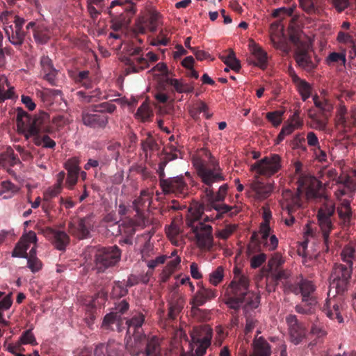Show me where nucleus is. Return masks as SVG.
I'll return each mask as SVG.
<instances>
[{"label": "nucleus", "mask_w": 356, "mask_h": 356, "mask_svg": "<svg viewBox=\"0 0 356 356\" xmlns=\"http://www.w3.org/2000/svg\"><path fill=\"white\" fill-rule=\"evenodd\" d=\"M297 184V191L286 190L283 193L282 207L286 216H282V220L289 227L295 223L299 216L302 208L304 193L308 200L318 201L324 198L321 182L315 177L300 175Z\"/></svg>", "instance_id": "1"}, {"label": "nucleus", "mask_w": 356, "mask_h": 356, "mask_svg": "<svg viewBox=\"0 0 356 356\" xmlns=\"http://www.w3.org/2000/svg\"><path fill=\"white\" fill-rule=\"evenodd\" d=\"M233 273L234 278L225 291V303L235 311H238L243 303L245 310L257 308L260 303V296L249 290L248 277L238 267H234Z\"/></svg>", "instance_id": "2"}, {"label": "nucleus", "mask_w": 356, "mask_h": 356, "mask_svg": "<svg viewBox=\"0 0 356 356\" xmlns=\"http://www.w3.org/2000/svg\"><path fill=\"white\" fill-rule=\"evenodd\" d=\"M355 191L356 177L342 172L337 179L334 195L340 201L337 207V212L339 224L344 227H349L353 224V211L350 199L353 198Z\"/></svg>", "instance_id": "3"}, {"label": "nucleus", "mask_w": 356, "mask_h": 356, "mask_svg": "<svg viewBox=\"0 0 356 356\" xmlns=\"http://www.w3.org/2000/svg\"><path fill=\"white\" fill-rule=\"evenodd\" d=\"M228 188L227 184H222L216 193L213 192V187L204 188V193L207 202L206 211L214 209L217 211V213L215 217L206 216L204 220H210V218L211 220L221 218L222 215L225 213H229V216L232 217L239 213L240 209L237 207L220 203L224 201Z\"/></svg>", "instance_id": "4"}, {"label": "nucleus", "mask_w": 356, "mask_h": 356, "mask_svg": "<svg viewBox=\"0 0 356 356\" xmlns=\"http://www.w3.org/2000/svg\"><path fill=\"white\" fill-rule=\"evenodd\" d=\"M193 166L198 177L206 186L205 188H211L214 183L225 179L219 162L211 156L207 161L201 159L194 160Z\"/></svg>", "instance_id": "5"}, {"label": "nucleus", "mask_w": 356, "mask_h": 356, "mask_svg": "<svg viewBox=\"0 0 356 356\" xmlns=\"http://www.w3.org/2000/svg\"><path fill=\"white\" fill-rule=\"evenodd\" d=\"M0 22L9 41L15 46H21L25 39L26 33L23 30L26 20L12 12L4 11L0 15Z\"/></svg>", "instance_id": "6"}, {"label": "nucleus", "mask_w": 356, "mask_h": 356, "mask_svg": "<svg viewBox=\"0 0 356 356\" xmlns=\"http://www.w3.org/2000/svg\"><path fill=\"white\" fill-rule=\"evenodd\" d=\"M352 272L353 268L350 266H347L343 264H334L330 277L327 296L334 297L337 295H343L350 286Z\"/></svg>", "instance_id": "7"}, {"label": "nucleus", "mask_w": 356, "mask_h": 356, "mask_svg": "<svg viewBox=\"0 0 356 356\" xmlns=\"http://www.w3.org/2000/svg\"><path fill=\"white\" fill-rule=\"evenodd\" d=\"M201 215L190 216L186 220V225L191 227L195 234L197 245L200 248H211L213 245L212 227L200 220Z\"/></svg>", "instance_id": "8"}, {"label": "nucleus", "mask_w": 356, "mask_h": 356, "mask_svg": "<svg viewBox=\"0 0 356 356\" xmlns=\"http://www.w3.org/2000/svg\"><path fill=\"white\" fill-rule=\"evenodd\" d=\"M121 254L122 251L117 245L98 248L95 255V269L98 273L105 272L120 261Z\"/></svg>", "instance_id": "9"}, {"label": "nucleus", "mask_w": 356, "mask_h": 356, "mask_svg": "<svg viewBox=\"0 0 356 356\" xmlns=\"http://www.w3.org/2000/svg\"><path fill=\"white\" fill-rule=\"evenodd\" d=\"M94 214L90 213L76 220L70 221L67 225L68 232L79 240H83L90 237V231L95 224Z\"/></svg>", "instance_id": "10"}, {"label": "nucleus", "mask_w": 356, "mask_h": 356, "mask_svg": "<svg viewBox=\"0 0 356 356\" xmlns=\"http://www.w3.org/2000/svg\"><path fill=\"white\" fill-rule=\"evenodd\" d=\"M54 127L51 124L49 113L40 111L35 115L32 122L29 125L26 134V139L42 134H52L54 131Z\"/></svg>", "instance_id": "11"}, {"label": "nucleus", "mask_w": 356, "mask_h": 356, "mask_svg": "<svg viewBox=\"0 0 356 356\" xmlns=\"http://www.w3.org/2000/svg\"><path fill=\"white\" fill-rule=\"evenodd\" d=\"M281 161L282 159L280 155L273 154L255 162L251 166V169L260 175L271 177L281 169Z\"/></svg>", "instance_id": "12"}, {"label": "nucleus", "mask_w": 356, "mask_h": 356, "mask_svg": "<svg viewBox=\"0 0 356 356\" xmlns=\"http://www.w3.org/2000/svg\"><path fill=\"white\" fill-rule=\"evenodd\" d=\"M143 49L135 47L130 52L129 56L124 57L122 60L126 65L125 72L127 74L131 73H139L149 67L147 58L141 54Z\"/></svg>", "instance_id": "13"}, {"label": "nucleus", "mask_w": 356, "mask_h": 356, "mask_svg": "<svg viewBox=\"0 0 356 356\" xmlns=\"http://www.w3.org/2000/svg\"><path fill=\"white\" fill-rule=\"evenodd\" d=\"M290 341L294 345L301 343L307 337V329L294 314L286 317Z\"/></svg>", "instance_id": "14"}, {"label": "nucleus", "mask_w": 356, "mask_h": 356, "mask_svg": "<svg viewBox=\"0 0 356 356\" xmlns=\"http://www.w3.org/2000/svg\"><path fill=\"white\" fill-rule=\"evenodd\" d=\"M335 211L334 205H325L321 208L318 212V220L322 230L324 243L327 246L329 234L332 229L331 217Z\"/></svg>", "instance_id": "15"}, {"label": "nucleus", "mask_w": 356, "mask_h": 356, "mask_svg": "<svg viewBox=\"0 0 356 356\" xmlns=\"http://www.w3.org/2000/svg\"><path fill=\"white\" fill-rule=\"evenodd\" d=\"M121 344L115 340L99 343L94 348L93 356H121ZM76 356H91L86 352H81Z\"/></svg>", "instance_id": "16"}, {"label": "nucleus", "mask_w": 356, "mask_h": 356, "mask_svg": "<svg viewBox=\"0 0 356 356\" xmlns=\"http://www.w3.org/2000/svg\"><path fill=\"white\" fill-rule=\"evenodd\" d=\"M163 182H164V186L161 189L165 195L173 193L177 196H184L188 193V186L182 175L169 177V181Z\"/></svg>", "instance_id": "17"}, {"label": "nucleus", "mask_w": 356, "mask_h": 356, "mask_svg": "<svg viewBox=\"0 0 356 356\" xmlns=\"http://www.w3.org/2000/svg\"><path fill=\"white\" fill-rule=\"evenodd\" d=\"M43 234L51 241L56 249L60 251H65L70 241V236L65 232L54 229L51 227L44 229Z\"/></svg>", "instance_id": "18"}, {"label": "nucleus", "mask_w": 356, "mask_h": 356, "mask_svg": "<svg viewBox=\"0 0 356 356\" xmlns=\"http://www.w3.org/2000/svg\"><path fill=\"white\" fill-rule=\"evenodd\" d=\"M270 225L261 224L259 227V249L268 251L275 250L278 245V239L275 234H270Z\"/></svg>", "instance_id": "19"}, {"label": "nucleus", "mask_w": 356, "mask_h": 356, "mask_svg": "<svg viewBox=\"0 0 356 356\" xmlns=\"http://www.w3.org/2000/svg\"><path fill=\"white\" fill-rule=\"evenodd\" d=\"M40 63L43 79L51 86H57L58 70L54 67L52 60L48 56L44 55L40 58Z\"/></svg>", "instance_id": "20"}, {"label": "nucleus", "mask_w": 356, "mask_h": 356, "mask_svg": "<svg viewBox=\"0 0 356 356\" xmlns=\"http://www.w3.org/2000/svg\"><path fill=\"white\" fill-rule=\"evenodd\" d=\"M81 119L84 125L93 129H104L108 122V117L106 114L99 113H83Z\"/></svg>", "instance_id": "21"}, {"label": "nucleus", "mask_w": 356, "mask_h": 356, "mask_svg": "<svg viewBox=\"0 0 356 356\" xmlns=\"http://www.w3.org/2000/svg\"><path fill=\"white\" fill-rule=\"evenodd\" d=\"M160 15L152 12L147 19L138 20L134 27V31L136 34H144L147 30L151 32H155L159 26Z\"/></svg>", "instance_id": "22"}, {"label": "nucleus", "mask_w": 356, "mask_h": 356, "mask_svg": "<svg viewBox=\"0 0 356 356\" xmlns=\"http://www.w3.org/2000/svg\"><path fill=\"white\" fill-rule=\"evenodd\" d=\"M199 289L193 296L191 300L193 307L202 306L207 301H209L216 297V290L204 287L203 285L198 284Z\"/></svg>", "instance_id": "23"}, {"label": "nucleus", "mask_w": 356, "mask_h": 356, "mask_svg": "<svg viewBox=\"0 0 356 356\" xmlns=\"http://www.w3.org/2000/svg\"><path fill=\"white\" fill-rule=\"evenodd\" d=\"M145 343V334L136 333L133 334V339L130 338L127 341L125 348L131 356H140L144 353Z\"/></svg>", "instance_id": "24"}, {"label": "nucleus", "mask_w": 356, "mask_h": 356, "mask_svg": "<svg viewBox=\"0 0 356 356\" xmlns=\"http://www.w3.org/2000/svg\"><path fill=\"white\" fill-rule=\"evenodd\" d=\"M102 327L106 331L116 330L120 332L125 328L124 326V318L113 312L107 314L104 317Z\"/></svg>", "instance_id": "25"}, {"label": "nucleus", "mask_w": 356, "mask_h": 356, "mask_svg": "<svg viewBox=\"0 0 356 356\" xmlns=\"http://www.w3.org/2000/svg\"><path fill=\"white\" fill-rule=\"evenodd\" d=\"M184 303V298L181 296L177 293L172 294L168 303V318L172 320L175 319L182 312Z\"/></svg>", "instance_id": "26"}, {"label": "nucleus", "mask_w": 356, "mask_h": 356, "mask_svg": "<svg viewBox=\"0 0 356 356\" xmlns=\"http://www.w3.org/2000/svg\"><path fill=\"white\" fill-rule=\"evenodd\" d=\"M213 330L207 325L193 328L191 334L193 343H203L206 339H209V342H211Z\"/></svg>", "instance_id": "27"}, {"label": "nucleus", "mask_w": 356, "mask_h": 356, "mask_svg": "<svg viewBox=\"0 0 356 356\" xmlns=\"http://www.w3.org/2000/svg\"><path fill=\"white\" fill-rule=\"evenodd\" d=\"M144 354L145 356H161L160 341L156 336L145 334Z\"/></svg>", "instance_id": "28"}, {"label": "nucleus", "mask_w": 356, "mask_h": 356, "mask_svg": "<svg viewBox=\"0 0 356 356\" xmlns=\"http://www.w3.org/2000/svg\"><path fill=\"white\" fill-rule=\"evenodd\" d=\"M250 188L254 192V197L258 200H264L270 196L273 191L270 184H264L259 181H254L251 184Z\"/></svg>", "instance_id": "29"}, {"label": "nucleus", "mask_w": 356, "mask_h": 356, "mask_svg": "<svg viewBox=\"0 0 356 356\" xmlns=\"http://www.w3.org/2000/svg\"><path fill=\"white\" fill-rule=\"evenodd\" d=\"M145 322V316L142 313L134 315L131 318L126 320L124 327L127 328V333L133 331L132 334L143 333L142 325Z\"/></svg>", "instance_id": "30"}, {"label": "nucleus", "mask_w": 356, "mask_h": 356, "mask_svg": "<svg viewBox=\"0 0 356 356\" xmlns=\"http://www.w3.org/2000/svg\"><path fill=\"white\" fill-rule=\"evenodd\" d=\"M77 97L85 103L96 102L99 99L108 97L106 96L102 97V91L99 88H95L93 90H79L76 92Z\"/></svg>", "instance_id": "31"}, {"label": "nucleus", "mask_w": 356, "mask_h": 356, "mask_svg": "<svg viewBox=\"0 0 356 356\" xmlns=\"http://www.w3.org/2000/svg\"><path fill=\"white\" fill-rule=\"evenodd\" d=\"M50 38V29L43 24H38L33 33L35 41L38 44H44L48 42Z\"/></svg>", "instance_id": "32"}, {"label": "nucleus", "mask_w": 356, "mask_h": 356, "mask_svg": "<svg viewBox=\"0 0 356 356\" xmlns=\"http://www.w3.org/2000/svg\"><path fill=\"white\" fill-rule=\"evenodd\" d=\"M165 84H168L172 86L174 90L179 93H191L194 90L193 86L184 83L181 80L177 79L166 77L165 81L164 82L165 88Z\"/></svg>", "instance_id": "33"}, {"label": "nucleus", "mask_w": 356, "mask_h": 356, "mask_svg": "<svg viewBox=\"0 0 356 356\" xmlns=\"http://www.w3.org/2000/svg\"><path fill=\"white\" fill-rule=\"evenodd\" d=\"M113 226L117 227V234H124L127 236H132L137 229L135 222L132 219L125 220L119 225L116 222Z\"/></svg>", "instance_id": "34"}, {"label": "nucleus", "mask_w": 356, "mask_h": 356, "mask_svg": "<svg viewBox=\"0 0 356 356\" xmlns=\"http://www.w3.org/2000/svg\"><path fill=\"white\" fill-rule=\"evenodd\" d=\"M295 60L300 67L307 71H311L316 67V65L312 62L311 56L305 51L296 54Z\"/></svg>", "instance_id": "35"}, {"label": "nucleus", "mask_w": 356, "mask_h": 356, "mask_svg": "<svg viewBox=\"0 0 356 356\" xmlns=\"http://www.w3.org/2000/svg\"><path fill=\"white\" fill-rule=\"evenodd\" d=\"M252 54L256 60V61L254 62V64L263 70L266 68L268 65L267 53L260 47L255 45L252 48Z\"/></svg>", "instance_id": "36"}, {"label": "nucleus", "mask_w": 356, "mask_h": 356, "mask_svg": "<svg viewBox=\"0 0 356 356\" xmlns=\"http://www.w3.org/2000/svg\"><path fill=\"white\" fill-rule=\"evenodd\" d=\"M316 303V298H302V302L295 307V311L301 314H311L314 312Z\"/></svg>", "instance_id": "37"}, {"label": "nucleus", "mask_w": 356, "mask_h": 356, "mask_svg": "<svg viewBox=\"0 0 356 356\" xmlns=\"http://www.w3.org/2000/svg\"><path fill=\"white\" fill-rule=\"evenodd\" d=\"M341 259L346 263V266L353 268V260L356 259L355 248L351 245H346L340 254Z\"/></svg>", "instance_id": "38"}, {"label": "nucleus", "mask_w": 356, "mask_h": 356, "mask_svg": "<svg viewBox=\"0 0 356 356\" xmlns=\"http://www.w3.org/2000/svg\"><path fill=\"white\" fill-rule=\"evenodd\" d=\"M151 197L149 193L147 191H142L140 195L133 202V207L139 213V211H143L145 208L149 207L151 203Z\"/></svg>", "instance_id": "39"}, {"label": "nucleus", "mask_w": 356, "mask_h": 356, "mask_svg": "<svg viewBox=\"0 0 356 356\" xmlns=\"http://www.w3.org/2000/svg\"><path fill=\"white\" fill-rule=\"evenodd\" d=\"M313 101L316 107L321 112L323 117H328L333 110L332 104L327 99H321L317 95L313 97Z\"/></svg>", "instance_id": "40"}, {"label": "nucleus", "mask_w": 356, "mask_h": 356, "mask_svg": "<svg viewBox=\"0 0 356 356\" xmlns=\"http://www.w3.org/2000/svg\"><path fill=\"white\" fill-rule=\"evenodd\" d=\"M49 134H42L32 137V141L36 146H42L44 148L54 149L56 142L49 136Z\"/></svg>", "instance_id": "41"}, {"label": "nucleus", "mask_w": 356, "mask_h": 356, "mask_svg": "<svg viewBox=\"0 0 356 356\" xmlns=\"http://www.w3.org/2000/svg\"><path fill=\"white\" fill-rule=\"evenodd\" d=\"M128 293V289L125 283L120 281H115L113 283L110 297L113 299H119Z\"/></svg>", "instance_id": "42"}, {"label": "nucleus", "mask_w": 356, "mask_h": 356, "mask_svg": "<svg viewBox=\"0 0 356 356\" xmlns=\"http://www.w3.org/2000/svg\"><path fill=\"white\" fill-rule=\"evenodd\" d=\"M300 293L302 299L316 298L313 295L315 286L312 281L302 279L300 280Z\"/></svg>", "instance_id": "43"}, {"label": "nucleus", "mask_w": 356, "mask_h": 356, "mask_svg": "<svg viewBox=\"0 0 356 356\" xmlns=\"http://www.w3.org/2000/svg\"><path fill=\"white\" fill-rule=\"evenodd\" d=\"M4 295L3 292L0 291V298ZM13 304V300L11 298V294H8L1 301H0V323L7 325L8 322L6 321L3 315V312L8 310Z\"/></svg>", "instance_id": "44"}, {"label": "nucleus", "mask_w": 356, "mask_h": 356, "mask_svg": "<svg viewBox=\"0 0 356 356\" xmlns=\"http://www.w3.org/2000/svg\"><path fill=\"white\" fill-rule=\"evenodd\" d=\"M111 102L112 101L105 102L99 104L92 105L91 106V110L93 112L99 113H112L116 109V106L113 104Z\"/></svg>", "instance_id": "45"}, {"label": "nucleus", "mask_w": 356, "mask_h": 356, "mask_svg": "<svg viewBox=\"0 0 356 356\" xmlns=\"http://www.w3.org/2000/svg\"><path fill=\"white\" fill-rule=\"evenodd\" d=\"M301 8L308 14H316L319 9L317 5L318 0H299Z\"/></svg>", "instance_id": "46"}, {"label": "nucleus", "mask_w": 356, "mask_h": 356, "mask_svg": "<svg viewBox=\"0 0 356 356\" xmlns=\"http://www.w3.org/2000/svg\"><path fill=\"white\" fill-rule=\"evenodd\" d=\"M152 71L160 72L163 76V79L159 82V88L162 90H165L164 82L166 77H169L170 72L168 70V66L164 63H159L152 69Z\"/></svg>", "instance_id": "47"}, {"label": "nucleus", "mask_w": 356, "mask_h": 356, "mask_svg": "<svg viewBox=\"0 0 356 356\" xmlns=\"http://www.w3.org/2000/svg\"><path fill=\"white\" fill-rule=\"evenodd\" d=\"M284 113V111L277 110L273 112L267 113L266 118L273 124V127H277L282 123Z\"/></svg>", "instance_id": "48"}, {"label": "nucleus", "mask_w": 356, "mask_h": 356, "mask_svg": "<svg viewBox=\"0 0 356 356\" xmlns=\"http://www.w3.org/2000/svg\"><path fill=\"white\" fill-rule=\"evenodd\" d=\"M90 72L88 70L79 72L74 77L75 82L81 83L86 89L92 88V82L89 78Z\"/></svg>", "instance_id": "49"}, {"label": "nucleus", "mask_w": 356, "mask_h": 356, "mask_svg": "<svg viewBox=\"0 0 356 356\" xmlns=\"http://www.w3.org/2000/svg\"><path fill=\"white\" fill-rule=\"evenodd\" d=\"M80 160L76 157L69 159L64 164L65 170L67 173H78L79 174L81 168L79 167Z\"/></svg>", "instance_id": "50"}, {"label": "nucleus", "mask_w": 356, "mask_h": 356, "mask_svg": "<svg viewBox=\"0 0 356 356\" xmlns=\"http://www.w3.org/2000/svg\"><path fill=\"white\" fill-rule=\"evenodd\" d=\"M19 341H20L21 344L23 345L30 344L31 346H36L38 344L31 329L23 332L19 339Z\"/></svg>", "instance_id": "51"}, {"label": "nucleus", "mask_w": 356, "mask_h": 356, "mask_svg": "<svg viewBox=\"0 0 356 356\" xmlns=\"http://www.w3.org/2000/svg\"><path fill=\"white\" fill-rule=\"evenodd\" d=\"M327 63L328 65L337 63L344 66L346 63V54L339 52H332L327 58Z\"/></svg>", "instance_id": "52"}, {"label": "nucleus", "mask_w": 356, "mask_h": 356, "mask_svg": "<svg viewBox=\"0 0 356 356\" xmlns=\"http://www.w3.org/2000/svg\"><path fill=\"white\" fill-rule=\"evenodd\" d=\"M310 333L318 339L323 338L327 335V332L325 330L324 325L319 322L312 323L310 329Z\"/></svg>", "instance_id": "53"}, {"label": "nucleus", "mask_w": 356, "mask_h": 356, "mask_svg": "<svg viewBox=\"0 0 356 356\" xmlns=\"http://www.w3.org/2000/svg\"><path fill=\"white\" fill-rule=\"evenodd\" d=\"M223 268L218 266L214 271L211 272L209 275V282L213 286H217L222 281L224 274Z\"/></svg>", "instance_id": "54"}, {"label": "nucleus", "mask_w": 356, "mask_h": 356, "mask_svg": "<svg viewBox=\"0 0 356 356\" xmlns=\"http://www.w3.org/2000/svg\"><path fill=\"white\" fill-rule=\"evenodd\" d=\"M141 147L143 151L144 152L145 156H147V151L151 150H156L159 149V145L156 142L154 139L152 137L147 138L145 140H143L141 143Z\"/></svg>", "instance_id": "55"}, {"label": "nucleus", "mask_w": 356, "mask_h": 356, "mask_svg": "<svg viewBox=\"0 0 356 356\" xmlns=\"http://www.w3.org/2000/svg\"><path fill=\"white\" fill-rule=\"evenodd\" d=\"M62 191V187H60L56 185H54L52 187L49 188L44 193L43 200L46 202H50L52 198L56 197L58 194L60 193Z\"/></svg>", "instance_id": "56"}, {"label": "nucleus", "mask_w": 356, "mask_h": 356, "mask_svg": "<svg viewBox=\"0 0 356 356\" xmlns=\"http://www.w3.org/2000/svg\"><path fill=\"white\" fill-rule=\"evenodd\" d=\"M152 115V112L147 104L143 103L138 108L136 115L142 120H147Z\"/></svg>", "instance_id": "57"}, {"label": "nucleus", "mask_w": 356, "mask_h": 356, "mask_svg": "<svg viewBox=\"0 0 356 356\" xmlns=\"http://www.w3.org/2000/svg\"><path fill=\"white\" fill-rule=\"evenodd\" d=\"M19 188L10 181H3L0 184V195L6 192L15 193L17 192Z\"/></svg>", "instance_id": "58"}, {"label": "nucleus", "mask_w": 356, "mask_h": 356, "mask_svg": "<svg viewBox=\"0 0 356 356\" xmlns=\"http://www.w3.org/2000/svg\"><path fill=\"white\" fill-rule=\"evenodd\" d=\"M168 258L166 255H160L154 259L147 260L145 262L149 271L154 270L158 266L165 263V260Z\"/></svg>", "instance_id": "59"}, {"label": "nucleus", "mask_w": 356, "mask_h": 356, "mask_svg": "<svg viewBox=\"0 0 356 356\" xmlns=\"http://www.w3.org/2000/svg\"><path fill=\"white\" fill-rule=\"evenodd\" d=\"M177 158L176 154L163 152L160 156V162L158 168L165 169L168 163L170 161L175 160Z\"/></svg>", "instance_id": "60"}, {"label": "nucleus", "mask_w": 356, "mask_h": 356, "mask_svg": "<svg viewBox=\"0 0 356 356\" xmlns=\"http://www.w3.org/2000/svg\"><path fill=\"white\" fill-rule=\"evenodd\" d=\"M12 256L15 257L28 258V254L26 252V248L24 246L23 241H19L12 252Z\"/></svg>", "instance_id": "61"}, {"label": "nucleus", "mask_w": 356, "mask_h": 356, "mask_svg": "<svg viewBox=\"0 0 356 356\" xmlns=\"http://www.w3.org/2000/svg\"><path fill=\"white\" fill-rule=\"evenodd\" d=\"M266 259V255L261 253L253 256L250 259V266L252 268H257L260 267Z\"/></svg>", "instance_id": "62"}, {"label": "nucleus", "mask_w": 356, "mask_h": 356, "mask_svg": "<svg viewBox=\"0 0 356 356\" xmlns=\"http://www.w3.org/2000/svg\"><path fill=\"white\" fill-rule=\"evenodd\" d=\"M27 266L33 273L38 272L42 268V263L37 257H29Z\"/></svg>", "instance_id": "63"}, {"label": "nucleus", "mask_w": 356, "mask_h": 356, "mask_svg": "<svg viewBox=\"0 0 356 356\" xmlns=\"http://www.w3.org/2000/svg\"><path fill=\"white\" fill-rule=\"evenodd\" d=\"M129 309V304L126 300H122L118 303H115V312L113 313L117 314V315H121L125 314Z\"/></svg>", "instance_id": "64"}]
</instances>
